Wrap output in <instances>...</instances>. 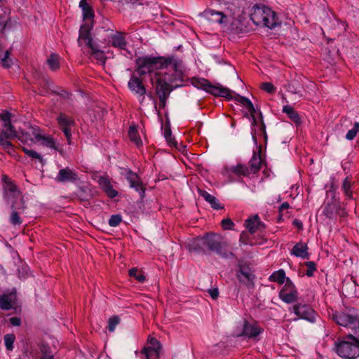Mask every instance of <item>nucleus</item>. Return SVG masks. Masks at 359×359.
<instances>
[{"mask_svg":"<svg viewBox=\"0 0 359 359\" xmlns=\"http://www.w3.org/2000/svg\"><path fill=\"white\" fill-rule=\"evenodd\" d=\"M136 63L137 72L140 75L154 72L151 80L153 83H156L158 95H169L172 90V84L181 81L182 64L174 57H142L137 60Z\"/></svg>","mask_w":359,"mask_h":359,"instance_id":"f257e3e1","label":"nucleus"},{"mask_svg":"<svg viewBox=\"0 0 359 359\" xmlns=\"http://www.w3.org/2000/svg\"><path fill=\"white\" fill-rule=\"evenodd\" d=\"M202 15L211 22H217L224 26L231 23V29L235 33L243 32L246 29L245 26L240 20L235 18L234 12L229 8L223 11L208 9L203 12Z\"/></svg>","mask_w":359,"mask_h":359,"instance_id":"f03ea898","label":"nucleus"},{"mask_svg":"<svg viewBox=\"0 0 359 359\" xmlns=\"http://www.w3.org/2000/svg\"><path fill=\"white\" fill-rule=\"evenodd\" d=\"M250 19L255 25L264 26L270 29H273L279 24L275 12L264 6H254Z\"/></svg>","mask_w":359,"mask_h":359,"instance_id":"7ed1b4c3","label":"nucleus"},{"mask_svg":"<svg viewBox=\"0 0 359 359\" xmlns=\"http://www.w3.org/2000/svg\"><path fill=\"white\" fill-rule=\"evenodd\" d=\"M332 318L341 326L349 327L355 331L359 330V315L353 308L336 311L332 313Z\"/></svg>","mask_w":359,"mask_h":359,"instance_id":"20e7f679","label":"nucleus"},{"mask_svg":"<svg viewBox=\"0 0 359 359\" xmlns=\"http://www.w3.org/2000/svg\"><path fill=\"white\" fill-rule=\"evenodd\" d=\"M236 99L238 102H239L242 105L246 108V109L248 111V112L250 114L252 118V125L256 126L257 128L252 129V137L255 140H256V135H263L264 137L266 135V130H265V125L263 122L262 114H259V120L257 121L255 118V109L253 106V104L252 102L243 96H241L239 95H236Z\"/></svg>","mask_w":359,"mask_h":359,"instance_id":"39448f33","label":"nucleus"},{"mask_svg":"<svg viewBox=\"0 0 359 359\" xmlns=\"http://www.w3.org/2000/svg\"><path fill=\"white\" fill-rule=\"evenodd\" d=\"M351 341H342L336 345L338 355L345 359H354L359 356V339L352 334L347 337Z\"/></svg>","mask_w":359,"mask_h":359,"instance_id":"423d86ee","label":"nucleus"},{"mask_svg":"<svg viewBox=\"0 0 359 359\" xmlns=\"http://www.w3.org/2000/svg\"><path fill=\"white\" fill-rule=\"evenodd\" d=\"M193 243L194 250H203L207 248L211 251L219 253L222 248V238L219 234L210 233H207L205 236L196 238Z\"/></svg>","mask_w":359,"mask_h":359,"instance_id":"0eeeda50","label":"nucleus"},{"mask_svg":"<svg viewBox=\"0 0 359 359\" xmlns=\"http://www.w3.org/2000/svg\"><path fill=\"white\" fill-rule=\"evenodd\" d=\"M198 88H201L204 90L215 95L232 99V91L228 88H223L219 86H214L208 80L204 79H198L195 84Z\"/></svg>","mask_w":359,"mask_h":359,"instance_id":"6e6552de","label":"nucleus"},{"mask_svg":"<svg viewBox=\"0 0 359 359\" xmlns=\"http://www.w3.org/2000/svg\"><path fill=\"white\" fill-rule=\"evenodd\" d=\"M17 130L11 123H4L3 129L0 130V146L7 150L13 148V144L9 140L16 137Z\"/></svg>","mask_w":359,"mask_h":359,"instance_id":"1a4fd4ad","label":"nucleus"},{"mask_svg":"<svg viewBox=\"0 0 359 359\" xmlns=\"http://www.w3.org/2000/svg\"><path fill=\"white\" fill-rule=\"evenodd\" d=\"M279 297L282 301L287 304L294 302L297 299V290L289 278L286 279L283 287L280 291Z\"/></svg>","mask_w":359,"mask_h":359,"instance_id":"9d476101","label":"nucleus"},{"mask_svg":"<svg viewBox=\"0 0 359 359\" xmlns=\"http://www.w3.org/2000/svg\"><path fill=\"white\" fill-rule=\"evenodd\" d=\"M294 313L302 319L313 323L316 319V313L308 304L299 303L293 306Z\"/></svg>","mask_w":359,"mask_h":359,"instance_id":"9b49d317","label":"nucleus"},{"mask_svg":"<svg viewBox=\"0 0 359 359\" xmlns=\"http://www.w3.org/2000/svg\"><path fill=\"white\" fill-rule=\"evenodd\" d=\"M78 44L81 47L82 52L88 55L90 53V25L88 24L82 25L79 29L78 38Z\"/></svg>","mask_w":359,"mask_h":359,"instance_id":"f8f14e48","label":"nucleus"},{"mask_svg":"<svg viewBox=\"0 0 359 359\" xmlns=\"http://www.w3.org/2000/svg\"><path fill=\"white\" fill-rule=\"evenodd\" d=\"M236 276L240 283L245 285L248 287H252L254 285L255 275L250 269L245 266H240L239 271Z\"/></svg>","mask_w":359,"mask_h":359,"instance_id":"ddd939ff","label":"nucleus"},{"mask_svg":"<svg viewBox=\"0 0 359 359\" xmlns=\"http://www.w3.org/2000/svg\"><path fill=\"white\" fill-rule=\"evenodd\" d=\"M128 86L133 93L142 97L140 100V103H142L144 99V95L146 94V88L143 85L142 81L137 76H132L128 81Z\"/></svg>","mask_w":359,"mask_h":359,"instance_id":"4468645a","label":"nucleus"},{"mask_svg":"<svg viewBox=\"0 0 359 359\" xmlns=\"http://www.w3.org/2000/svg\"><path fill=\"white\" fill-rule=\"evenodd\" d=\"M25 209L24 201L22 198H20V202L18 203L15 201L11 205L12 212L10 217V222L13 225H20L22 223V220L20 217V213L22 212Z\"/></svg>","mask_w":359,"mask_h":359,"instance_id":"2eb2a0df","label":"nucleus"},{"mask_svg":"<svg viewBox=\"0 0 359 359\" xmlns=\"http://www.w3.org/2000/svg\"><path fill=\"white\" fill-rule=\"evenodd\" d=\"M342 291L346 296L351 297H359V285H357L356 280L353 276L349 280L344 282Z\"/></svg>","mask_w":359,"mask_h":359,"instance_id":"dca6fc26","label":"nucleus"},{"mask_svg":"<svg viewBox=\"0 0 359 359\" xmlns=\"http://www.w3.org/2000/svg\"><path fill=\"white\" fill-rule=\"evenodd\" d=\"M15 301V291L6 292L0 294V308L3 310H9L13 307Z\"/></svg>","mask_w":359,"mask_h":359,"instance_id":"f3484780","label":"nucleus"},{"mask_svg":"<svg viewBox=\"0 0 359 359\" xmlns=\"http://www.w3.org/2000/svg\"><path fill=\"white\" fill-rule=\"evenodd\" d=\"M76 180L77 175L69 168L60 170L55 178V180L59 182H70Z\"/></svg>","mask_w":359,"mask_h":359,"instance_id":"a211bd4d","label":"nucleus"},{"mask_svg":"<svg viewBox=\"0 0 359 359\" xmlns=\"http://www.w3.org/2000/svg\"><path fill=\"white\" fill-rule=\"evenodd\" d=\"M262 330L256 324L245 322L243 325L242 335L249 338H254L259 335Z\"/></svg>","mask_w":359,"mask_h":359,"instance_id":"6ab92c4d","label":"nucleus"},{"mask_svg":"<svg viewBox=\"0 0 359 359\" xmlns=\"http://www.w3.org/2000/svg\"><path fill=\"white\" fill-rule=\"evenodd\" d=\"M126 179L130 183V187L134 188L137 191L144 192L140 179L136 173L132 171H128L126 173Z\"/></svg>","mask_w":359,"mask_h":359,"instance_id":"aec40b11","label":"nucleus"},{"mask_svg":"<svg viewBox=\"0 0 359 359\" xmlns=\"http://www.w3.org/2000/svg\"><path fill=\"white\" fill-rule=\"evenodd\" d=\"M339 208V203L336 201L334 199H331L325 202L323 213L328 218H332L334 217V214L337 211V208Z\"/></svg>","mask_w":359,"mask_h":359,"instance_id":"412c9836","label":"nucleus"},{"mask_svg":"<svg viewBox=\"0 0 359 359\" xmlns=\"http://www.w3.org/2000/svg\"><path fill=\"white\" fill-rule=\"evenodd\" d=\"M4 179L6 183L4 189L6 193L7 197L10 198L11 196H12L13 198H22L20 197V193L18 190L17 187L14 184H13V182L6 176H4Z\"/></svg>","mask_w":359,"mask_h":359,"instance_id":"4be33fe9","label":"nucleus"},{"mask_svg":"<svg viewBox=\"0 0 359 359\" xmlns=\"http://www.w3.org/2000/svg\"><path fill=\"white\" fill-rule=\"evenodd\" d=\"M199 194L214 209L219 210L223 208V206L219 203V201L206 191L199 190Z\"/></svg>","mask_w":359,"mask_h":359,"instance_id":"5701e85b","label":"nucleus"},{"mask_svg":"<svg viewBox=\"0 0 359 359\" xmlns=\"http://www.w3.org/2000/svg\"><path fill=\"white\" fill-rule=\"evenodd\" d=\"M262 163V160L260 154H254L252 158L250 159L249 162L250 165V174L253 173L255 174L258 172V171L261 168V165Z\"/></svg>","mask_w":359,"mask_h":359,"instance_id":"b1692460","label":"nucleus"},{"mask_svg":"<svg viewBox=\"0 0 359 359\" xmlns=\"http://www.w3.org/2000/svg\"><path fill=\"white\" fill-rule=\"evenodd\" d=\"M91 57L97 60V62L101 65L105 64L107 57L105 56L104 52L100 50L95 44L91 43Z\"/></svg>","mask_w":359,"mask_h":359,"instance_id":"393cba45","label":"nucleus"},{"mask_svg":"<svg viewBox=\"0 0 359 359\" xmlns=\"http://www.w3.org/2000/svg\"><path fill=\"white\" fill-rule=\"evenodd\" d=\"M246 228L249 230L251 233L256 232L259 226H262V223L259 221V218L257 215L249 218L245 222Z\"/></svg>","mask_w":359,"mask_h":359,"instance_id":"a878e982","label":"nucleus"},{"mask_svg":"<svg viewBox=\"0 0 359 359\" xmlns=\"http://www.w3.org/2000/svg\"><path fill=\"white\" fill-rule=\"evenodd\" d=\"M227 171L238 176H248L250 175L249 168L243 164H237L236 165L231 166L227 168Z\"/></svg>","mask_w":359,"mask_h":359,"instance_id":"bb28decb","label":"nucleus"},{"mask_svg":"<svg viewBox=\"0 0 359 359\" xmlns=\"http://www.w3.org/2000/svg\"><path fill=\"white\" fill-rule=\"evenodd\" d=\"M148 341H149L151 346L144 348L142 350V353L144 354H145L147 359H149L151 352H155L157 353L161 348L160 343L156 339L150 338L148 339Z\"/></svg>","mask_w":359,"mask_h":359,"instance_id":"cd10ccee","label":"nucleus"},{"mask_svg":"<svg viewBox=\"0 0 359 359\" xmlns=\"http://www.w3.org/2000/svg\"><path fill=\"white\" fill-rule=\"evenodd\" d=\"M308 248L306 244L299 243H297L292 248V253L295 255L296 257H299L302 258H307L308 257V252H307Z\"/></svg>","mask_w":359,"mask_h":359,"instance_id":"c85d7f7f","label":"nucleus"},{"mask_svg":"<svg viewBox=\"0 0 359 359\" xmlns=\"http://www.w3.org/2000/svg\"><path fill=\"white\" fill-rule=\"evenodd\" d=\"M111 43L113 46L122 50H124L126 48V39L124 36L120 33H117L112 36Z\"/></svg>","mask_w":359,"mask_h":359,"instance_id":"c756f323","label":"nucleus"},{"mask_svg":"<svg viewBox=\"0 0 359 359\" xmlns=\"http://www.w3.org/2000/svg\"><path fill=\"white\" fill-rule=\"evenodd\" d=\"M283 111L285 112L293 122L297 124L300 123L301 118L293 107L285 105L283 107Z\"/></svg>","mask_w":359,"mask_h":359,"instance_id":"7c9ffc66","label":"nucleus"},{"mask_svg":"<svg viewBox=\"0 0 359 359\" xmlns=\"http://www.w3.org/2000/svg\"><path fill=\"white\" fill-rule=\"evenodd\" d=\"M353 182L348 177H346L343 181L341 189L344 195L349 199L353 198Z\"/></svg>","mask_w":359,"mask_h":359,"instance_id":"2f4dec72","label":"nucleus"},{"mask_svg":"<svg viewBox=\"0 0 359 359\" xmlns=\"http://www.w3.org/2000/svg\"><path fill=\"white\" fill-rule=\"evenodd\" d=\"M269 280L272 282H276L279 284L285 283V273L283 269H280L277 271L273 272L269 276Z\"/></svg>","mask_w":359,"mask_h":359,"instance_id":"473e14b6","label":"nucleus"},{"mask_svg":"<svg viewBox=\"0 0 359 359\" xmlns=\"http://www.w3.org/2000/svg\"><path fill=\"white\" fill-rule=\"evenodd\" d=\"M285 87L288 92H290L293 94H298L299 96H302V86L297 81H293L289 82Z\"/></svg>","mask_w":359,"mask_h":359,"instance_id":"72a5a7b5","label":"nucleus"},{"mask_svg":"<svg viewBox=\"0 0 359 359\" xmlns=\"http://www.w3.org/2000/svg\"><path fill=\"white\" fill-rule=\"evenodd\" d=\"M47 64L52 71H56L60 69V57L58 55L52 53L47 59Z\"/></svg>","mask_w":359,"mask_h":359,"instance_id":"f704fd0d","label":"nucleus"},{"mask_svg":"<svg viewBox=\"0 0 359 359\" xmlns=\"http://www.w3.org/2000/svg\"><path fill=\"white\" fill-rule=\"evenodd\" d=\"M128 137L130 141L134 142L137 146L142 144V140L135 126H130L128 130Z\"/></svg>","mask_w":359,"mask_h":359,"instance_id":"c9c22d12","label":"nucleus"},{"mask_svg":"<svg viewBox=\"0 0 359 359\" xmlns=\"http://www.w3.org/2000/svg\"><path fill=\"white\" fill-rule=\"evenodd\" d=\"M40 141H42L41 144L47 147L57 149V144L55 140L50 135H43L40 138Z\"/></svg>","mask_w":359,"mask_h":359,"instance_id":"e433bc0d","label":"nucleus"},{"mask_svg":"<svg viewBox=\"0 0 359 359\" xmlns=\"http://www.w3.org/2000/svg\"><path fill=\"white\" fill-rule=\"evenodd\" d=\"M22 150L29 158H31L32 159L38 160L41 164H43V158L42 156L40 154H39L38 152H36L32 149H29L26 147H22Z\"/></svg>","mask_w":359,"mask_h":359,"instance_id":"4c0bfd02","label":"nucleus"},{"mask_svg":"<svg viewBox=\"0 0 359 359\" xmlns=\"http://www.w3.org/2000/svg\"><path fill=\"white\" fill-rule=\"evenodd\" d=\"M10 55L11 51L9 50H6L5 52L2 53L0 49V60L4 67L8 68L12 64V60L9 58Z\"/></svg>","mask_w":359,"mask_h":359,"instance_id":"58836bf2","label":"nucleus"},{"mask_svg":"<svg viewBox=\"0 0 359 359\" xmlns=\"http://www.w3.org/2000/svg\"><path fill=\"white\" fill-rule=\"evenodd\" d=\"M16 137L20 140L22 142L27 143L29 141L33 142L34 140L31 135V133H28L25 132L22 130H19L17 131Z\"/></svg>","mask_w":359,"mask_h":359,"instance_id":"ea45409f","label":"nucleus"},{"mask_svg":"<svg viewBox=\"0 0 359 359\" xmlns=\"http://www.w3.org/2000/svg\"><path fill=\"white\" fill-rule=\"evenodd\" d=\"M91 178L98 183L100 187L102 189H103V188L108 185V184L111 182L109 178L107 176L95 177L94 175H91Z\"/></svg>","mask_w":359,"mask_h":359,"instance_id":"a19ab883","label":"nucleus"},{"mask_svg":"<svg viewBox=\"0 0 359 359\" xmlns=\"http://www.w3.org/2000/svg\"><path fill=\"white\" fill-rule=\"evenodd\" d=\"M129 276L134 277L137 280L143 283L145 280V276L141 271H139L136 268H132L129 270Z\"/></svg>","mask_w":359,"mask_h":359,"instance_id":"79ce46f5","label":"nucleus"},{"mask_svg":"<svg viewBox=\"0 0 359 359\" xmlns=\"http://www.w3.org/2000/svg\"><path fill=\"white\" fill-rule=\"evenodd\" d=\"M79 7L83 10V19L86 20L90 17V6L86 0H81Z\"/></svg>","mask_w":359,"mask_h":359,"instance_id":"37998d69","label":"nucleus"},{"mask_svg":"<svg viewBox=\"0 0 359 359\" xmlns=\"http://www.w3.org/2000/svg\"><path fill=\"white\" fill-rule=\"evenodd\" d=\"M57 121L62 129L66 127L69 128V126L72 123V121L63 114H61L58 116Z\"/></svg>","mask_w":359,"mask_h":359,"instance_id":"c03bdc74","label":"nucleus"},{"mask_svg":"<svg viewBox=\"0 0 359 359\" xmlns=\"http://www.w3.org/2000/svg\"><path fill=\"white\" fill-rule=\"evenodd\" d=\"M120 323V318L117 316H113L109 319L108 321V330L109 332H112L115 330V328L117 325Z\"/></svg>","mask_w":359,"mask_h":359,"instance_id":"a18cd8bd","label":"nucleus"},{"mask_svg":"<svg viewBox=\"0 0 359 359\" xmlns=\"http://www.w3.org/2000/svg\"><path fill=\"white\" fill-rule=\"evenodd\" d=\"M102 190L111 198H115L118 195V191L114 189L111 182Z\"/></svg>","mask_w":359,"mask_h":359,"instance_id":"49530a36","label":"nucleus"},{"mask_svg":"<svg viewBox=\"0 0 359 359\" xmlns=\"http://www.w3.org/2000/svg\"><path fill=\"white\" fill-rule=\"evenodd\" d=\"M102 190L111 198H115L118 195V191L114 189L111 182Z\"/></svg>","mask_w":359,"mask_h":359,"instance_id":"de8ad7c7","label":"nucleus"},{"mask_svg":"<svg viewBox=\"0 0 359 359\" xmlns=\"http://www.w3.org/2000/svg\"><path fill=\"white\" fill-rule=\"evenodd\" d=\"M15 340V336L13 334H6L4 336V342L8 350H12L13 346V344Z\"/></svg>","mask_w":359,"mask_h":359,"instance_id":"09e8293b","label":"nucleus"},{"mask_svg":"<svg viewBox=\"0 0 359 359\" xmlns=\"http://www.w3.org/2000/svg\"><path fill=\"white\" fill-rule=\"evenodd\" d=\"M122 221V217L120 215H113L109 220V224L111 226H117Z\"/></svg>","mask_w":359,"mask_h":359,"instance_id":"8fccbe9b","label":"nucleus"},{"mask_svg":"<svg viewBox=\"0 0 359 359\" xmlns=\"http://www.w3.org/2000/svg\"><path fill=\"white\" fill-rule=\"evenodd\" d=\"M306 265L307 266L306 275L309 277L313 276L314 271L316 270L315 263L313 262H308L306 263Z\"/></svg>","mask_w":359,"mask_h":359,"instance_id":"3c124183","label":"nucleus"},{"mask_svg":"<svg viewBox=\"0 0 359 359\" xmlns=\"http://www.w3.org/2000/svg\"><path fill=\"white\" fill-rule=\"evenodd\" d=\"M261 88L269 93H273L276 90L275 86L271 83L269 82L263 83Z\"/></svg>","mask_w":359,"mask_h":359,"instance_id":"603ef678","label":"nucleus"},{"mask_svg":"<svg viewBox=\"0 0 359 359\" xmlns=\"http://www.w3.org/2000/svg\"><path fill=\"white\" fill-rule=\"evenodd\" d=\"M164 136H165V138L166 139L167 142L170 144H175V139L173 137H172V134H171V130L170 128H165V130H164Z\"/></svg>","mask_w":359,"mask_h":359,"instance_id":"864d4df0","label":"nucleus"},{"mask_svg":"<svg viewBox=\"0 0 359 359\" xmlns=\"http://www.w3.org/2000/svg\"><path fill=\"white\" fill-rule=\"evenodd\" d=\"M222 226L224 229H231L234 225L230 219H224L222 221Z\"/></svg>","mask_w":359,"mask_h":359,"instance_id":"5fc2aeb1","label":"nucleus"},{"mask_svg":"<svg viewBox=\"0 0 359 359\" xmlns=\"http://www.w3.org/2000/svg\"><path fill=\"white\" fill-rule=\"evenodd\" d=\"M31 135L35 137L36 140L38 141H40V138L43 135L40 133V130L39 128L36 127H32L31 128Z\"/></svg>","mask_w":359,"mask_h":359,"instance_id":"6e6d98bb","label":"nucleus"},{"mask_svg":"<svg viewBox=\"0 0 359 359\" xmlns=\"http://www.w3.org/2000/svg\"><path fill=\"white\" fill-rule=\"evenodd\" d=\"M11 114L9 112H5L0 114V118L4 122V123H11Z\"/></svg>","mask_w":359,"mask_h":359,"instance_id":"4d7b16f0","label":"nucleus"},{"mask_svg":"<svg viewBox=\"0 0 359 359\" xmlns=\"http://www.w3.org/2000/svg\"><path fill=\"white\" fill-rule=\"evenodd\" d=\"M357 133H356V131L352 128L347 132V133L346 135V138L347 140H352L355 138Z\"/></svg>","mask_w":359,"mask_h":359,"instance_id":"13d9d810","label":"nucleus"},{"mask_svg":"<svg viewBox=\"0 0 359 359\" xmlns=\"http://www.w3.org/2000/svg\"><path fill=\"white\" fill-rule=\"evenodd\" d=\"M240 242L244 245H252V243H250L247 239V234L243 232L240 236Z\"/></svg>","mask_w":359,"mask_h":359,"instance_id":"bf43d9fd","label":"nucleus"},{"mask_svg":"<svg viewBox=\"0 0 359 359\" xmlns=\"http://www.w3.org/2000/svg\"><path fill=\"white\" fill-rule=\"evenodd\" d=\"M9 320L11 324L13 326H19L21 323V320L18 317H12Z\"/></svg>","mask_w":359,"mask_h":359,"instance_id":"052dcab7","label":"nucleus"},{"mask_svg":"<svg viewBox=\"0 0 359 359\" xmlns=\"http://www.w3.org/2000/svg\"><path fill=\"white\" fill-rule=\"evenodd\" d=\"M64 133H65V135L67 140V142L69 144H70V140H71V136H72V134H71V132H70V130L69 128L66 127V128H64L62 129Z\"/></svg>","mask_w":359,"mask_h":359,"instance_id":"680f3d73","label":"nucleus"},{"mask_svg":"<svg viewBox=\"0 0 359 359\" xmlns=\"http://www.w3.org/2000/svg\"><path fill=\"white\" fill-rule=\"evenodd\" d=\"M209 294L211 296V297L214 299H216L218 297L219 295V291L217 288L210 290Z\"/></svg>","mask_w":359,"mask_h":359,"instance_id":"e2e57ef3","label":"nucleus"},{"mask_svg":"<svg viewBox=\"0 0 359 359\" xmlns=\"http://www.w3.org/2000/svg\"><path fill=\"white\" fill-rule=\"evenodd\" d=\"M158 96L159 100H160V104L162 107H164L165 105L166 100L168 99L169 95L163 94L161 95H158Z\"/></svg>","mask_w":359,"mask_h":359,"instance_id":"0e129e2a","label":"nucleus"},{"mask_svg":"<svg viewBox=\"0 0 359 359\" xmlns=\"http://www.w3.org/2000/svg\"><path fill=\"white\" fill-rule=\"evenodd\" d=\"M290 207V205L287 202H284L283 203H282V205H280V208H279V211L280 212H282L283 210H286V209H288Z\"/></svg>","mask_w":359,"mask_h":359,"instance_id":"69168bd1","label":"nucleus"},{"mask_svg":"<svg viewBox=\"0 0 359 359\" xmlns=\"http://www.w3.org/2000/svg\"><path fill=\"white\" fill-rule=\"evenodd\" d=\"M336 213L339 215V216H341V217H344L346 215V212L345 211L344 209H341L339 208H337V211Z\"/></svg>","mask_w":359,"mask_h":359,"instance_id":"338daca9","label":"nucleus"},{"mask_svg":"<svg viewBox=\"0 0 359 359\" xmlns=\"http://www.w3.org/2000/svg\"><path fill=\"white\" fill-rule=\"evenodd\" d=\"M353 129L355 130L356 131V133L359 132V123L358 122L355 123L354 127Z\"/></svg>","mask_w":359,"mask_h":359,"instance_id":"774afa93","label":"nucleus"}]
</instances>
